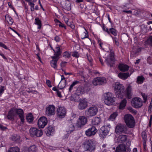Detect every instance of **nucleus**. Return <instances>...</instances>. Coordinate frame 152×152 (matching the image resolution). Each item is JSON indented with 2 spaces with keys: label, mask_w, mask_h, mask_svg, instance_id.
Segmentation results:
<instances>
[{
  "label": "nucleus",
  "mask_w": 152,
  "mask_h": 152,
  "mask_svg": "<svg viewBox=\"0 0 152 152\" xmlns=\"http://www.w3.org/2000/svg\"><path fill=\"white\" fill-rule=\"evenodd\" d=\"M126 151V146L123 144L118 145L116 148L115 152H125Z\"/></svg>",
  "instance_id": "obj_23"
},
{
  "label": "nucleus",
  "mask_w": 152,
  "mask_h": 152,
  "mask_svg": "<svg viewBox=\"0 0 152 152\" xmlns=\"http://www.w3.org/2000/svg\"><path fill=\"white\" fill-rule=\"evenodd\" d=\"M84 89L83 88L80 87H78L76 91V94L78 96L83 94L84 92Z\"/></svg>",
  "instance_id": "obj_36"
},
{
  "label": "nucleus",
  "mask_w": 152,
  "mask_h": 152,
  "mask_svg": "<svg viewBox=\"0 0 152 152\" xmlns=\"http://www.w3.org/2000/svg\"><path fill=\"white\" fill-rule=\"evenodd\" d=\"M132 104L134 107L139 108L142 106L143 101L141 98L137 97H135L132 99Z\"/></svg>",
  "instance_id": "obj_7"
},
{
  "label": "nucleus",
  "mask_w": 152,
  "mask_h": 152,
  "mask_svg": "<svg viewBox=\"0 0 152 152\" xmlns=\"http://www.w3.org/2000/svg\"><path fill=\"white\" fill-rule=\"evenodd\" d=\"M118 68L121 71L125 72L128 70L129 67L126 64L120 63L119 64Z\"/></svg>",
  "instance_id": "obj_24"
},
{
  "label": "nucleus",
  "mask_w": 152,
  "mask_h": 152,
  "mask_svg": "<svg viewBox=\"0 0 152 152\" xmlns=\"http://www.w3.org/2000/svg\"><path fill=\"white\" fill-rule=\"evenodd\" d=\"M57 92V95L58 96V97H62V95L61 94V92L59 91L58 90L56 91Z\"/></svg>",
  "instance_id": "obj_64"
},
{
  "label": "nucleus",
  "mask_w": 152,
  "mask_h": 152,
  "mask_svg": "<svg viewBox=\"0 0 152 152\" xmlns=\"http://www.w3.org/2000/svg\"><path fill=\"white\" fill-rule=\"evenodd\" d=\"M117 115V113L116 112H114L110 115V119L111 120L113 121L115 119Z\"/></svg>",
  "instance_id": "obj_47"
},
{
  "label": "nucleus",
  "mask_w": 152,
  "mask_h": 152,
  "mask_svg": "<svg viewBox=\"0 0 152 152\" xmlns=\"http://www.w3.org/2000/svg\"><path fill=\"white\" fill-rule=\"evenodd\" d=\"M109 31V34L111 33L114 36H116L117 34L116 30L114 28H110Z\"/></svg>",
  "instance_id": "obj_44"
},
{
  "label": "nucleus",
  "mask_w": 152,
  "mask_h": 152,
  "mask_svg": "<svg viewBox=\"0 0 152 152\" xmlns=\"http://www.w3.org/2000/svg\"><path fill=\"white\" fill-rule=\"evenodd\" d=\"M26 119L28 122L31 123L34 120V117L32 114L29 113L27 114L26 117Z\"/></svg>",
  "instance_id": "obj_33"
},
{
  "label": "nucleus",
  "mask_w": 152,
  "mask_h": 152,
  "mask_svg": "<svg viewBox=\"0 0 152 152\" xmlns=\"http://www.w3.org/2000/svg\"><path fill=\"white\" fill-rule=\"evenodd\" d=\"M115 61L114 53L111 51L109 54V57L105 59V62L108 66L112 67L113 66V64L115 63Z\"/></svg>",
  "instance_id": "obj_9"
},
{
  "label": "nucleus",
  "mask_w": 152,
  "mask_h": 152,
  "mask_svg": "<svg viewBox=\"0 0 152 152\" xmlns=\"http://www.w3.org/2000/svg\"><path fill=\"white\" fill-rule=\"evenodd\" d=\"M110 126L109 124L102 126L99 130V136L103 138H104L108 133Z\"/></svg>",
  "instance_id": "obj_5"
},
{
  "label": "nucleus",
  "mask_w": 152,
  "mask_h": 152,
  "mask_svg": "<svg viewBox=\"0 0 152 152\" xmlns=\"http://www.w3.org/2000/svg\"><path fill=\"white\" fill-rule=\"evenodd\" d=\"M0 46L6 49H8V48L5 44L1 42H0Z\"/></svg>",
  "instance_id": "obj_54"
},
{
  "label": "nucleus",
  "mask_w": 152,
  "mask_h": 152,
  "mask_svg": "<svg viewBox=\"0 0 152 152\" xmlns=\"http://www.w3.org/2000/svg\"><path fill=\"white\" fill-rule=\"evenodd\" d=\"M0 46L6 49H8V48L5 44L1 42H0Z\"/></svg>",
  "instance_id": "obj_55"
},
{
  "label": "nucleus",
  "mask_w": 152,
  "mask_h": 152,
  "mask_svg": "<svg viewBox=\"0 0 152 152\" xmlns=\"http://www.w3.org/2000/svg\"><path fill=\"white\" fill-rule=\"evenodd\" d=\"M56 50L54 51V56H52L54 58H59V56H60L62 53V52L61 51V49L59 47H57L56 48Z\"/></svg>",
  "instance_id": "obj_26"
},
{
  "label": "nucleus",
  "mask_w": 152,
  "mask_h": 152,
  "mask_svg": "<svg viewBox=\"0 0 152 152\" xmlns=\"http://www.w3.org/2000/svg\"><path fill=\"white\" fill-rule=\"evenodd\" d=\"M88 72L89 74L92 75L96 74L95 71H94L93 70L90 69L88 70Z\"/></svg>",
  "instance_id": "obj_53"
},
{
  "label": "nucleus",
  "mask_w": 152,
  "mask_h": 152,
  "mask_svg": "<svg viewBox=\"0 0 152 152\" xmlns=\"http://www.w3.org/2000/svg\"><path fill=\"white\" fill-rule=\"evenodd\" d=\"M132 91V86L129 85L126 89V92L125 96L129 99L131 98V93Z\"/></svg>",
  "instance_id": "obj_25"
},
{
  "label": "nucleus",
  "mask_w": 152,
  "mask_h": 152,
  "mask_svg": "<svg viewBox=\"0 0 152 152\" xmlns=\"http://www.w3.org/2000/svg\"><path fill=\"white\" fill-rule=\"evenodd\" d=\"M63 56L66 58H69L70 57L71 54L69 52L65 51L63 53Z\"/></svg>",
  "instance_id": "obj_45"
},
{
  "label": "nucleus",
  "mask_w": 152,
  "mask_h": 152,
  "mask_svg": "<svg viewBox=\"0 0 152 152\" xmlns=\"http://www.w3.org/2000/svg\"><path fill=\"white\" fill-rule=\"evenodd\" d=\"M15 108L13 107L11 109L8 113L7 117L8 119L11 120H14V118L16 115Z\"/></svg>",
  "instance_id": "obj_20"
},
{
  "label": "nucleus",
  "mask_w": 152,
  "mask_h": 152,
  "mask_svg": "<svg viewBox=\"0 0 152 152\" xmlns=\"http://www.w3.org/2000/svg\"><path fill=\"white\" fill-rule=\"evenodd\" d=\"M12 139L13 140L18 142L19 141L20 137L18 135H15L12 136Z\"/></svg>",
  "instance_id": "obj_46"
},
{
  "label": "nucleus",
  "mask_w": 152,
  "mask_h": 152,
  "mask_svg": "<svg viewBox=\"0 0 152 152\" xmlns=\"http://www.w3.org/2000/svg\"><path fill=\"white\" fill-rule=\"evenodd\" d=\"M145 80V78L142 75L138 76L137 77L136 83L138 84H142Z\"/></svg>",
  "instance_id": "obj_34"
},
{
  "label": "nucleus",
  "mask_w": 152,
  "mask_h": 152,
  "mask_svg": "<svg viewBox=\"0 0 152 152\" xmlns=\"http://www.w3.org/2000/svg\"><path fill=\"white\" fill-rule=\"evenodd\" d=\"M147 62L150 64H152V61L151 60V58L150 57H148L147 59Z\"/></svg>",
  "instance_id": "obj_58"
},
{
  "label": "nucleus",
  "mask_w": 152,
  "mask_h": 152,
  "mask_svg": "<svg viewBox=\"0 0 152 152\" xmlns=\"http://www.w3.org/2000/svg\"><path fill=\"white\" fill-rule=\"evenodd\" d=\"M37 148L34 145L31 146L28 149V152H37Z\"/></svg>",
  "instance_id": "obj_38"
},
{
  "label": "nucleus",
  "mask_w": 152,
  "mask_h": 152,
  "mask_svg": "<svg viewBox=\"0 0 152 152\" xmlns=\"http://www.w3.org/2000/svg\"><path fill=\"white\" fill-rule=\"evenodd\" d=\"M112 38L113 42L115 43V44L116 45H117V46H118L119 45V43L116 37H112Z\"/></svg>",
  "instance_id": "obj_48"
},
{
  "label": "nucleus",
  "mask_w": 152,
  "mask_h": 152,
  "mask_svg": "<svg viewBox=\"0 0 152 152\" xmlns=\"http://www.w3.org/2000/svg\"><path fill=\"white\" fill-rule=\"evenodd\" d=\"M55 108L53 105H49L46 108L45 114L49 116L54 115L55 113Z\"/></svg>",
  "instance_id": "obj_13"
},
{
  "label": "nucleus",
  "mask_w": 152,
  "mask_h": 152,
  "mask_svg": "<svg viewBox=\"0 0 152 152\" xmlns=\"http://www.w3.org/2000/svg\"><path fill=\"white\" fill-rule=\"evenodd\" d=\"M61 76V80L58 85V87L60 89H62L65 87L66 81L65 79V77L63 75Z\"/></svg>",
  "instance_id": "obj_21"
},
{
  "label": "nucleus",
  "mask_w": 152,
  "mask_h": 152,
  "mask_svg": "<svg viewBox=\"0 0 152 152\" xmlns=\"http://www.w3.org/2000/svg\"><path fill=\"white\" fill-rule=\"evenodd\" d=\"M72 56L76 58H78L79 57V54L78 52H75L73 53L72 55Z\"/></svg>",
  "instance_id": "obj_56"
},
{
  "label": "nucleus",
  "mask_w": 152,
  "mask_h": 152,
  "mask_svg": "<svg viewBox=\"0 0 152 152\" xmlns=\"http://www.w3.org/2000/svg\"><path fill=\"white\" fill-rule=\"evenodd\" d=\"M26 1L28 2V5L31 7L30 9L31 11H34V3L35 2L37 1V0H25Z\"/></svg>",
  "instance_id": "obj_31"
},
{
  "label": "nucleus",
  "mask_w": 152,
  "mask_h": 152,
  "mask_svg": "<svg viewBox=\"0 0 152 152\" xmlns=\"http://www.w3.org/2000/svg\"><path fill=\"white\" fill-rule=\"evenodd\" d=\"M47 118L44 116L42 117L39 119L37 125L39 128H43L47 124Z\"/></svg>",
  "instance_id": "obj_17"
},
{
  "label": "nucleus",
  "mask_w": 152,
  "mask_h": 152,
  "mask_svg": "<svg viewBox=\"0 0 152 152\" xmlns=\"http://www.w3.org/2000/svg\"><path fill=\"white\" fill-rule=\"evenodd\" d=\"M50 83H51L50 80H46V83L48 85V86L50 88L51 87H52V86L51 85Z\"/></svg>",
  "instance_id": "obj_59"
},
{
  "label": "nucleus",
  "mask_w": 152,
  "mask_h": 152,
  "mask_svg": "<svg viewBox=\"0 0 152 152\" xmlns=\"http://www.w3.org/2000/svg\"><path fill=\"white\" fill-rule=\"evenodd\" d=\"M85 31L81 35V39H83L86 38H88V32L86 29L84 28Z\"/></svg>",
  "instance_id": "obj_43"
},
{
  "label": "nucleus",
  "mask_w": 152,
  "mask_h": 152,
  "mask_svg": "<svg viewBox=\"0 0 152 152\" xmlns=\"http://www.w3.org/2000/svg\"><path fill=\"white\" fill-rule=\"evenodd\" d=\"M101 121L100 118L98 117H95L92 121V124L93 125H98Z\"/></svg>",
  "instance_id": "obj_30"
},
{
  "label": "nucleus",
  "mask_w": 152,
  "mask_h": 152,
  "mask_svg": "<svg viewBox=\"0 0 152 152\" xmlns=\"http://www.w3.org/2000/svg\"><path fill=\"white\" fill-rule=\"evenodd\" d=\"M74 130V126L72 124H70L68 127L66 131L68 133H71Z\"/></svg>",
  "instance_id": "obj_39"
},
{
  "label": "nucleus",
  "mask_w": 152,
  "mask_h": 152,
  "mask_svg": "<svg viewBox=\"0 0 152 152\" xmlns=\"http://www.w3.org/2000/svg\"><path fill=\"white\" fill-rule=\"evenodd\" d=\"M88 106V102L86 99L80 100L78 106L80 110H83L86 108Z\"/></svg>",
  "instance_id": "obj_18"
},
{
  "label": "nucleus",
  "mask_w": 152,
  "mask_h": 152,
  "mask_svg": "<svg viewBox=\"0 0 152 152\" xmlns=\"http://www.w3.org/2000/svg\"><path fill=\"white\" fill-rule=\"evenodd\" d=\"M98 112V109L95 106L90 107L86 111V113L88 117L93 116L96 115Z\"/></svg>",
  "instance_id": "obj_12"
},
{
  "label": "nucleus",
  "mask_w": 152,
  "mask_h": 152,
  "mask_svg": "<svg viewBox=\"0 0 152 152\" xmlns=\"http://www.w3.org/2000/svg\"><path fill=\"white\" fill-rule=\"evenodd\" d=\"M60 27H61L62 28H64L65 29H66V28L65 26L61 22L59 23V24L58 25Z\"/></svg>",
  "instance_id": "obj_60"
},
{
  "label": "nucleus",
  "mask_w": 152,
  "mask_h": 152,
  "mask_svg": "<svg viewBox=\"0 0 152 152\" xmlns=\"http://www.w3.org/2000/svg\"><path fill=\"white\" fill-rule=\"evenodd\" d=\"M66 113V110L64 107H58L56 110V115L59 118H62L65 117Z\"/></svg>",
  "instance_id": "obj_10"
},
{
  "label": "nucleus",
  "mask_w": 152,
  "mask_h": 152,
  "mask_svg": "<svg viewBox=\"0 0 152 152\" xmlns=\"http://www.w3.org/2000/svg\"><path fill=\"white\" fill-rule=\"evenodd\" d=\"M145 43L148 45L152 47V35L149 36L145 41Z\"/></svg>",
  "instance_id": "obj_37"
},
{
  "label": "nucleus",
  "mask_w": 152,
  "mask_h": 152,
  "mask_svg": "<svg viewBox=\"0 0 152 152\" xmlns=\"http://www.w3.org/2000/svg\"><path fill=\"white\" fill-rule=\"evenodd\" d=\"M15 112L16 114H17L20 119V124H23L25 121L24 112L23 110L21 109H17L15 108Z\"/></svg>",
  "instance_id": "obj_16"
},
{
  "label": "nucleus",
  "mask_w": 152,
  "mask_h": 152,
  "mask_svg": "<svg viewBox=\"0 0 152 152\" xmlns=\"http://www.w3.org/2000/svg\"><path fill=\"white\" fill-rule=\"evenodd\" d=\"M7 22L10 24H12L13 22V19L9 15L7 16Z\"/></svg>",
  "instance_id": "obj_49"
},
{
  "label": "nucleus",
  "mask_w": 152,
  "mask_h": 152,
  "mask_svg": "<svg viewBox=\"0 0 152 152\" xmlns=\"http://www.w3.org/2000/svg\"><path fill=\"white\" fill-rule=\"evenodd\" d=\"M127 101L126 99H124L122 100L120 103V104L118 106V108L120 109H123L124 108L126 105Z\"/></svg>",
  "instance_id": "obj_29"
},
{
  "label": "nucleus",
  "mask_w": 152,
  "mask_h": 152,
  "mask_svg": "<svg viewBox=\"0 0 152 152\" xmlns=\"http://www.w3.org/2000/svg\"><path fill=\"white\" fill-rule=\"evenodd\" d=\"M92 142L91 140H86L83 143L85 149L86 151L92 152L94 150L92 145Z\"/></svg>",
  "instance_id": "obj_11"
},
{
  "label": "nucleus",
  "mask_w": 152,
  "mask_h": 152,
  "mask_svg": "<svg viewBox=\"0 0 152 152\" xmlns=\"http://www.w3.org/2000/svg\"><path fill=\"white\" fill-rule=\"evenodd\" d=\"M54 39L55 40L56 42H59L60 41V39L58 36H56L55 38H54Z\"/></svg>",
  "instance_id": "obj_62"
},
{
  "label": "nucleus",
  "mask_w": 152,
  "mask_h": 152,
  "mask_svg": "<svg viewBox=\"0 0 152 152\" xmlns=\"http://www.w3.org/2000/svg\"><path fill=\"white\" fill-rule=\"evenodd\" d=\"M79 83L80 81L77 80H75L73 82L69 88V92H71V91L72 90L73 87L75 86L76 84Z\"/></svg>",
  "instance_id": "obj_42"
},
{
  "label": "nucleus",
  "mask_w": 152,
  "mask_h": 152,
  "mask_svg": "<svg viewBox=\"0 0 152 152\" xmlns=\"http://www.w3.org/2000/svg\"><path fill=\"white\" fill-rule=\"evenodd\" d=\"M106 82V80L105 78L101 77L95 78L93 80V84L96 86L103 84Z\"/></svg>",
  "instance_id": "obj_14"
},
{
  "label": "nucleus",
  "mask_w": 152,
  "mask_h": 152,
  "mask_svg": "<svg viewBox=\"0 0 152 152\" xmlns=\"http://www.w3.org/2000/svg\"><path fill=\"white\" fill-rule=\"evenodd\" d=\"M124 121L126 126L130 128H133L135 126V122L133 116L130 114H127L124 116Z\"/></svg>",
  "instance_id": "obj_2"
},
{
  "label": "nucleus",
  "mask_w": 152,
  "mask_h": 152,
  "mask_svg": "<svg viewBox=\"0 0 152 152\" xmlns=\"http://www.w3.org/2000/svg\"><path fill=\"white\" fill-rule=\"evenodd\" d=\"M67 63V62L66 61L61 62L60 64L61 67L62 68L65 67Z\"/></svg>",
  "instance_id": "obj_57"
},
{
  "label": "nucleus",
  "mask_w": 152,
  "mask_h": 152,
  "mask_svg": "<svg viewBox=\"0 0 152 152\" xmlns=\"http://www.w3.org/2000/svg\"><path fill=\"white\" fill-rule=\"evenodd\" d=\"M52 60L50 61V64L51 66L55 69H57V63L59 58H56L52 57Z\"/></svg>",
  "instance_id": "obj_27"
},
{
  "label": "nucleus",
  "mask_w": 152,
  "mask_h": 152,
  "mask_svg": "<svg viewBox=\"0 0 152 152\" xmlns=\"http://www.w3.org/2000/svg\"><path fill=\"white\" fill-rule=\"evenodd\" d=\"M8 152H20V149L18 147L10 148Z\"/></svg>",
  "instance_id": "obj_40"
},
{
  "label": "nucleus",
  "mask_w": 152,
  "mask_h": 152,
  "mask_svg": "<svg viewBox=\"0 0 152 152\" xmlns=\"http://www.w3.org/2000/svg\"><path fill=\"white\" fill-rule=\"evenodd\" d=\"M105 103L108 105H112L115 102V98L113 97V94L110 92H108L104 96Z\"/></svg>",
  "instance_id": "obj_4"
},
{
  "label": "nucleus",
  "mask_w": 152,
  "mask_h": 152,
  "mask_svg": "<svg viewBox=\"0 0 152 152\" xmlns=\"http://www.w3.org/2000/svg\"><path fill=\"white\" fill-rule=\"evenodd\" d=\"M5 89V87L4 86H0V96L3 93Z\"/></svg>",
  "instance_id": "obj_50"
},
{
  "label": "nucleus",
  "mask_w": 152,
  "mask_h": 152,
  "mask_svg": "<svg viewBox=\"0 0 152 152\" xmlns=\"http://www.w3.org/2000/svg\"><path fill=\"white\" fill-rule=\"evenodd\" d=\"M60 4L64 9L67 11H69L71 9V5L69 0H64L61 1Z\"/></svg>",
  "instance_id": "obj_15"
},
{
  "label": "nucleus",
  "mask_w": 152,
  "mask_h": 152,
  "mask_svg": "<svg viewBox=\"0 0 152 152\" xmlns=\"http://www.w3.org/2000/svg\"><path fill=\"white\" fill-rule=\"evenodd\" d=\"M34 24L38 26L37 28L40 29L42 26V23L40 20L39 18H36L35 19Z\"/></svg>",
  "instance_id": "obj_35"
},
{
  "label": "nucleus",
  "mask_w": 152,
  "mask_h": 152,
  "mask_svg": "<svg viewBox=\"0 0 152 152\" xmlns=\"http://www.w3.org/2000/svg\"><path fill=\"white\" fill-rule=\"evenodd\" d=\"M141 94L144 100V102L145 103L147 100L148 96L147 95H146L144 93H142Z\"/></svg>",
  "instance_id": "obj_51"
},
{
  "label": "nucleus",
  "mask_w": 152,
  "mask_h": 152,
  "mask_svg": "<svg viewBox=\"0 0 152 152\" xmlns=\"http://www.w3.org/2000/svg\"><path fill=\"white\" fill-rule=\"evenodd\" d=\"M103 30L107 32L108 34H109V29L108 28H107L104 26V24L102 25V27Z\"/></svg>",
  "instance_id": "obj_52"
},
{
  "label": "nucleus",
  "mask_w": 152,
  "mask_h": 152,
  "mask_svg": "<svg viewBox=\"0 0 152 152\" xmlns=\"http://www.w3.org/2000/svg\"><path fill=\"white\" fill-rule=\"evenodd\" d=\"M115 91L117 97L121 99L126 95V89L124 86L118 83L115 84Z\"/></svg>",
  "instance_id": "obj_1"
},
{
  "label": "nucleus",
  "mask_w": 152,
  "mask_h": 152,
  "mask_svg": "<svg viewBox=\"0 0 152 152\" xmlns=\"http://www.w3.org/2000/svg\"><path fill=\"white\" fill-rule=\"evenodd\" d=\"M141 136L143 140V142H144V144L146 143L147 141V134L145 131H143L141 134Z\"/></svg>",
  "instance_id": "obj_41"
},
{
  "label": "nucleus",
  "mask_w": 152,
  "mask_h": 152,
  "mask_svg": "<svg viewBox=\"0 0 152 152\" xmlns=\"http://www.w3.org/2000/svg\"><path fill=\"white\" fill-rule=\"evenodd\" d=\"M87 122V119L84 116L80 117L77 121L76 124V126L77 128H81L85 125Z\"/></svg>",
  "instance_id": "obj_8"
},
{
  "label": "nucleus",
  "mask_w": 152,
  "mask_h": 152,
  "mask_svg": "<svg viewBox=\"0 0 152 152\" xmlns=\"http://www.w3.org/2000/svg\"><path fill=\"white\" fill-rule=\"evenodd\" d=\"M0 129L1 130H4L7 129V127H4L0 124Z\"/></svg>",
  "instance_id": "obj_63"
},
{
  "label": "nucleus",
  "mask_w": 152,
  "mask_h": 152,
  "mask_svg": "<svg viewBox=\"0 0 152 152\" xmlns=\"http://www.w3.org/2000/svg\"><path fill=\"white\" fill-rule=\"evenodd\" d=\"M54 131V128L51 126H49L45 129V132L48 136H50L53 134Z\"/></svg>",
  "instance_id": "obj_22"
},
{
  "label": "nucleus",
  "mask_w": 152,
  "mask_h": 152,
  "mask_svg": "<svg viewBox=\"0 0 152 152\" xmlns=\"http://www.w3.org/2000/svg\"><path fill=\"white\" fill-rule=\"evenodd\" d=\"M142 48H137L135 52V53L136 54L141 51V49Z\"/></svg>",
  "instance_id": "obj_61"
},
{
  "label": "nucleus",
  "mask_w": 152,
  "mask_h": 152,
  "mask_svg": "<svg viewBox=\"0 0 152 152\" xmlns=\"http://www.w3.org/2000/svg\"><path fill=\"white\" fill-rule=\"evenodd\" d=\"M127 137L126 135L121 134L118 137V140L120 142H124L126 141Z\"/></svg>",
  "instance_id": "obj_32"
},
{
  "label": "nucleus",
  "mask_w": 152,
  "mask_h": 152,
  "mask_svg": "<svg viewBox=\"0 0 152 152\" xmlns=\"http://www.w3.org/2000/svg\"><path fill=\"white\" fill-rule=\"evenodd\" d=\"M130 75H129V73H123L120 72L118 74V77L124 80L126 79L128 77H129Z\"/></svg>",
  "instance_id": "obj_28"
},
{
  "label": "nucleus",
  "mask_w": 152,
  "mask_h": 152,
  "mask_svg": "<svg viewBox=\"0 0 152 152\" xmlns=\"http://www.w3.org/2000/svg\"><path fill=\"white\" fill-rule=\"evenodd\" d=\"M29 132L30 135L32 137H40L43 134V132L41 129L34 127L31 128Z\"/></svg>",
  "instance_id": "obj_3"
},
{
  "label": "nucleus",
  "mask_w": 152,
  "mask_h": 152,
  "mask_svg": "<svg viewBox=\"0 0 152 152\" xmlns=\"http://www.w3.org/2000/svg\"><path fill=\"white\" fill-rule=\"evenodd\" d=\"M97 132V129L94 126H92L86 131L85 134L87 136L90 137L94 135Z\"/></svg>",
  "instance_id": "obj_19"
},
{
  "label": "nucleus",
  "mask_w": 152,
  "mask_h": 152,
  "mask_svg": "<svg viewBox=\"0 0 152 152\" xmlns=\"http://www.w3.org/2000/svg\"><path fill=\"white\" fill-rule=\"evenodd\" d=\"M115 131L117 133L126 134L128 133L127 127L124 124H118L116 127Z\"/></svg>",
  "instance_id": "obj_6"
}]
</instances>
